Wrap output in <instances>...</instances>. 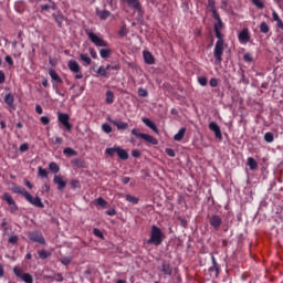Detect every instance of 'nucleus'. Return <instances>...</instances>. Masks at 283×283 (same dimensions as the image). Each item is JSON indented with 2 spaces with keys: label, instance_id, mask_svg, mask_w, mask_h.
<instances>
[{
  "label": "nucleus",
  "instance_id": "f257e3e1",
  "mask_svg": "<svg viewBox=\"0 0 283 283\" xmlns=\"http://www.w3.org/2000/svg\"><path fill=\"white\" fill-rule=\"evenodd\" d=\"M13 193H20V196H23V198L29 202L30 205H33V207H38L39 209H44L45 205H43V201H41V197H32L25 188L21 186H13L12 187Z\"/></svg>",
  "mask_w": 283,
  "mask_h": 283
},
{
  "label": "nucleus",
  "instance_id": "f03ea898",
  "mask_svg": "<svg viewBox=\"0 0 283 283\" xmlns=\"http://www.w3.org/2000/svg\"><path fill=\"white\" fill-rule=\"evenodd\" d=\"M165 233L158 226H151L150 228V237L147 240V244H151L153 247H160L163 242H165Z\"/></svg>",
  "mask_w": 283,
  "mask_h": 283
},
{
  "label": "nucleus",
  "instance_id": "7ed1b4c3",
  "mask_svg": "<svg viewBox=\"0 0 283 283\" xmlns=\"http://www.w3.org/2000/svg\"><path fill=\"white\" fill-rule=\"evenodd\" d=\"M212 18L217 23H214V34L217 39H224V35L222 34V28H224V22H222V19L220 18V14L217 10H212Z\"/></svg>",
  "mask_w": 283,
  "mask_h": 283
},
{
  "label": "nucleus",
  "instance_id": "20e7f679",
  "mask_svg": "<svg viewBox=\"0 0 283 283\" xmlns=\"http://www.w3.org/2000/svg\"><path fill=\"white\" fill-rule=\"evenodd\" d=\"M13 274L15 275V277H19L24 283H34V276H32V274L30 273L23 272V269L19 265H15L13 268Z\"/></svg>",
  "mask_w": 283,
  "mask_h": 283
},
{
  "label": "nucleus",
  "instance_id": "39448f33",
  "mask_svg": "<svg viewBox=\"0 0 283 283\" xmlns=\"http://www.w3.org/2000/svg\"><path fill=\"white\" fill-rule=\"evenodd\" d=\"M222 54H224V38L218 39L214 45L213 56L217 63H222Z\"/></svg>",
  "mask_w": 283,
  "mask_h": 283
},
{
  "label": "nucleus",
  "instance_id": "423d86ee",
  "mask_svg": "<svg viewBox=\"0 0 283 283\" xmlns=\"http://www.w3.org/2000/svg\"><path fill=\"white\" fill-rule=\"evenodd\" d=\"M28 238L31 242H36L38 244H42L45 247L48 242L45 241V237H43V232L41 230H33L28 232Z\"/></svg>",
  "mask_w": 283,
  "mask_h": 283
},
{
  "label": "nucleus",
  "instance_id": "0eeeda50",
  "mask_svg": "<svg viewBox=\"0 0 283 283\" xmlns=\"http://www.w3.org/2000/svg\"><path fill=\"white\" fill-rule=\"evenodd\" d=\"M133 136H136V138H142L143 140H146V143H149L150 145H158V140L156 137L145 134V133H138V129L133 128L132 129Z\"/></svg>",
  "mask_w": 283,
  "mask_h": 283
},
{
  "label": "nucleus",
  "instance_id": "6e6552de",
  "mask_svg": "<svg viewBox=\"0 0 283 283\" xmlns=\"http://www.w3.org/2000/svg\"><path fill=\"white\" fill-rule=\"evenodd\" d=\"M67 67L71 72H73V74H75V78L77 81L83 78V73L81 72V64H78V62H76V60H70L67 62Z\"/></svg>",
  "mask_w": 283,
  "mask_h": 283
},
{
  "label": "nucleus",
  "instance_id": "1a4fd4ad",
  "mask_svg": "<svg viewBox=\"0 0 283 283\" xmlns=\"http://www.w3.org/2000/svg\"><path fill=\"white\" fill-rule=\"evenodd\" d=\"M57 120L66 132H72L73 126L70 123V115L67 113H57Z\"/></svg>",
  "mask_w": 283,
  "mask_h": 283
},
{
  "label": "nucleus",
  "instance_id": "9d476101",
  "mask_svg": "<svg viewBox=\"0 0 283 283\" xmlns=\"http://www.w3.org/2000/svg\"><path fill=\"white\" fill-rule=\"evenodd\" d=\"M86 35L88 36L90 41L96 45V48H107V42H105V40L101 39L94 32L86 30Z\"/></svg>",
  "mask_w": 283,
  "mask_h": 283
},
{
  "label": "nucleus",
  "instance_id": "9b49d317",
  "mask_svg": "<svg viewBox=\"0 0 283 283\" xmlns=\"http://www.w3.org/2000/svg\"><path fill=\"white\" fill-rule=\"evenodd\" d=\"M2 200H4V202L8 203L9 208H10V213H17V211H19V206H17V202L14 201V199L12 198V196L8 192H4L2 195Z\"/></svg>",
  "mask_w": 283,
  "mask_h": 283
},
{
  "label": "nucleus",
  "instance_id": "f8f14e48",
  "mask_svg": "<svg viewBox=\"0 0 283 283\" xmlns=\"http://www.w3.org/2000/svg\"><path fill=\"white\" fill-rule=\"evenodd\" d=\"M123 3H127L128 8L130 10H135V12H143V4H140V1L138 0H122Z\"/></svg>",
  "mask_w": 283,
  "mask_h": 283
},
{
  "label": "nucleus",
  "instance_id": "ddd939ff",
  "mask_svg": "<svg viewBox=\"0 0 283 283\" xmlns=\"http://www.w3.org/2000/svg\"><path fill=\"white\" fill-rule=\"evenodd\" d=\"M209 222L214 231H220V227H222V218L220 216L213 214L210 217Z\"/></svg>",
  "mask_w": 283,
  "mask_h": 283
},
{
  "label": "nucleus",
  "instance_id": "4468645a",
  "mask_svg": "<svg viewBox=\"0 0 283 283\" xmlns=\"http://www.w3.org/2000/svg\"><path fill=\"white\" fill-rule=\"evenodd\" d=\"M209 129H210V132H213L217 140H222V130L220 129V126L218 125V123L211 122L209 124Z\"/></svg>",
  "mask_w": 283,
  "mask_h": 283
},
{
  "label": "nucleus",
  "instance_id": "2eb2a0df",
  "mask_svg": "<svg viewBox=\"0 0 283 283\" xmlns=\"http://www.w3.org/2000/svg\"><path fill=\"white\" fill-rule=\"evenodd\" d=\"M238 40L242 44H247L251 41V34L249 33V29L244 28L238 35Z\"/></svg>",
  "mask_w": 283,
  "mask_h": 283
},
{
  "label": "nucleus",
  "instance_id": "dca6fc26",
  "mask_svg": "<svg viewBox=\"0 0 283 283\" xmlns=\"http://www.w3.org/2000/svg\"><path fill=\"white\" fill-rule=\"evenodd\" d=\"M158 271H160V273H163L164 275H174V268H171V264L167 262H163L161 266L158 268Z\"/></svg>",
  "mask_w": 283,
  "mask_h": 283
},
{
  "label": "nucleus",
  "instance_id": "f3484780",
  "mask_svg": "<svg viewBox=\"0 0 283 283\" xmlns=\"http://www.w3.org/2000/svg\"><path fill=\"white\" fill-rule=\"evenodd\" d=\"M211 262L212 266L208 269L209 273L214 272L216 277H220V264H218V261L216 260V256L211 255Z\"/></svg>",
  "mask_w": 283,
  "mask_h": 283
},
{
  "label": "nucleus",
  "instance_id": "a211bd4d",
  "mask_svg": "<svg viewBox=\"0 0 283 283\" xmlns=\"http://www.w3.org/2000/svg\"><path fill=\"white\" fill-rule=\"evenodd\" d=\"M53 182L57 185L59 191H63V189L67 187V181L63 180V177H61L60 175L54 176Z\"/></svg>",
  "mask_w": 283,
  "mask_h": 283
},
{
  "label": "nucleus",
  "instance_id": "6ab92c4d",
  "mask_svg": "<svg viewBox=\"0 0 283 283\" xmlns=\"http://www.w3.org/2000/svg\"><path fill=\"white\" fill-rule=\"evenodd\" d=\"M144 61L147 65H154L156 63V60L154 59V55L149 51L143 52Z\"/></svg>",
  "mask_w": 283,
  "mask_h": 283
},
{
  "label": "nucleus",
  "instance_id": "aec40b11",
  "mask_svg": "<svg viewBox=\"0 0 283 283\" xmlns=\"http://www.w3.org/2000/svg\"><path fill=\"white\" fill-rule=\"evenodd\" d=\"M4 103L8 105L10 109H15L14 107V95L12 93H8L4 95Z\"/></svg>",
  "mask_w": 283,
  "mask_h": 283
},
{
  "label": "nucleus",
  "instance_id": "412c9836",
  "mask_svg": "<svg viewBox=\"0 0 283 283\" xmlns=\"http://www.w3.org/2000/svg\"><path fill=\"white\" fill-rule=\"evenodd\" d=\"M142 122L146 125V127H149V129L155 132V134H158V127L156 126V124L154 122H151V119H149L147 117H143Z\"/></svg>",
  "mask_w": 283,
  "mask_h": 283
},
{
  "label": "nucleus",
  "instance_id": "4be33fe9",
  "mask_svg": "<svg viewBox=\"0 0 283 283\" xmlns=\"http://www.w3.org/2000/svg\"><path fill=\"white\" fill-rule=\"evenodd\" d=\"M109 123H112V125H114L115 127H117V129H128L129 124L125 123V122H118L116 119H108Z\"/></svg>",
  "mask_w": 283,
  "mask_h": 283
},
{
  "label": "nucleus",
  "instance_id": "5701e85b",
  "mask_svg": "<svg viewBox=\"0 0 283 283\" xmlns=\"http://www.w3.org/2000/svg\"><path fill=\"white\" fill-rule=\"evenodd\" d=\"M96 14L102 21H106V19H109V17H112V12H109L108 10L96 9Z\"/></svg>",
  "mask_w": 283,
  "mask_h": 283
},
{
  "label": "nucleus",
  "instance_id": "b1692460",
  "mask_svg": "<svg viewBox=\"0 0 283 283\" xmlns=\"http://www.w3.org/2000/svg\"><path fill=\"white\" fill-rule=\"evenodd\" d=\"M117 156L120 158V160H128L129 159V154L127 150L120 148L119 146L117 147Z\"/></svg>",
  "mask_w": 283,
  "mask_h": 283
},
{
  "label": "nucleus",
  "instance_id": "393cba45",
  "mask_svg": "<svg viewBox=\"0 0 283 283\" xmlns=\"http://www.w3.org/2000/svg\"><path fill=\"white\" fill-rule=\"evenodd\" d=\"M185 134H187V128L182 127L178 130V133L174 136V140L180 143L185 138Z\"/></svg>",
  "mask_w": 283,
  "mask_h": 283
},
{
  "label": "nucleus",
  "instance_id": "a878e982",
  "mask_svg": "<svg viewBox=\"0 0 283 283\" xmlns=\"http://www.w3.org/2000/svg\"><path fill=\"white\" fill-rule=\"evenodd\" d=\"M49 75L51 76L52 81H55V83H63V80L61 76H59V73L54 69L49 70Z\"/></svg>",
  "mask_w": 283,
  "mask_h": 283
},
{
  "label": "nucleus",
  "instance_id": "bb28decb",
  "mask_svg": "<svg viewBox=\"0 0 283 283\" xmlns=\"http://www.w3.org/2000/svg\"><path fill=\"white\" fill-rule=\"evenodd\" d=\"M104 48L99 50V56L101 59H109L112 56V49Z\"/></svg>",
  "mask_w": 283,
  "mask_h": 283
},
{
  "label": "nucleus",
  "instance_id": "cd10ccee",
  "mask_svg": "<svg viewBox=\"0 0 283 283\" xmlns=\"http://www.w3.org/2000/svg\"><path fill=\"white\" fill-rule=\"evenodd\" d=\"M259 29L261 34H269L271 32V27L265 21L260 23Z\"/></svg>",
  "mask_w": 283,
  "mask_h": 283
},
{
  "label": "nucleus",
  "instance_id": "c85d7f7f",
  "mask_svg": "<svg viewBox=\"0 0 283 283\" xmlns=\"http://www.w3.org/2000/svg\"><path fill=\"white\" fill-rule=\"evenodd\" d=\"M80 61H83L84 65H92V57L85 53L80 54Z\"/></svg>",
  "mask_w": 283,
  "mask_h": 283
},
{
  "label": "nucleus",
  "instance_id": "c756f323",
  "mask_svg": "<svg viewBox=\"0 0 283 283\" xmlns=\"http://www.w3.org/2000/svg\"><path fill=\"white\" fill-rule=\"evenodd\" d=\"M248 166L250 167L251 171H255L258 169V161L253 157L248 158Z\"/></svg>",
  "mask_w": 283,
  "mask_h": 283
},
{
  "label": "nucleus",
  "instance_id": "7c9ffc66",
  "mask_svg": "<svg viewBox=\"0 0 283 283\" xmlns=\"http://www.w3.org/2000/svg\"><path fill=\"white\" fill-rule=\"evenodd\" d=\"M49 169L52 171V174H59V171H61V167L54 161L49 164Z\"/></svg>",
  "mask_w": 283,
  "mask_h": 283
},
{
  "label": "nucleus",
  "instance_id": "2f4dec72",
  "mask_svg": "<svg viewBox=\"0 0 283 283\" xmlns=\"http://www.w3.org/2000/svg\"><path fill=\"white\" fill-rule=\"evenodd\" d=\"M63 154H64V156H70V157L78 155V153L76 150H74V148H71V147L64 148Z\"/></svg>",
  "mask_w": 283,
  "mask_h": 283
},
{
  "label": "nucleus",
  "instance_id": "473e14b6",
  "mask_svg": "<svg viewBox=\"0 0 283 283\" xmlns=\"http://www.w3.org/2000/svg\"><path fill=\"white\" fill-rule=\"evenodd\" d=\"M38 255H39L40 260H48V258H50L52 255V253L49 252L48 250H40L38 252Z\"/></svg>",
  "mask_w": 283,
  "mask_h": 283
},
{
  "label": "nucleus",
  "instance_id": "72a5a7b5",
  "mask_svg": "<svg viewBox=\"0 0 283 283\" xmlns=\"http://www.w3.org/2000/svg\"><path fill=\"white\" fill-rule=\"evenodd\" d=\"M125 199L127 202H130V205H138V202H140L139 198L134 197L132 195H126Z\"/></svg>",
  "mask_w": 283,
  "mask_h": 283
},
{
  "label": "nucleus",
  "instance_id": "f704fd0d",
  "mask_svg": "<svg viewBox=\"0 0 283 283\" xmlns=\"http://www.w3.org/2000/svg\"><path fill=\"white\" fill-rule=\"evenodd\" d=\"M114 103V92L107 91L106 92V104L112 105Z\"/></svg>",
  "mask_w": 283,
  "mask_h": 283
},
{
  "label": "nucleus",
  "instance_id": "c9c22d12",
  "mask_svg": "<svg viewBox=\"0 0 283 283\" xmlns=\"http://www.w3.org/2000/svg\"><path fill=\"white\" fill-rule=\"evenodd\" d=\"M56 10V6L54 4V2H51V4H42L41 6V10L42 12H48V10Z\"/></svg>",
  "mask_w": 283,
  "mask_h": 283
},
{
  "label": "nucleus",
  "instance_id": "e433bc0d",
  "mask_svg": "<svg viewBox=\"0 0 283 283\" xmlns=\"http://www.w3.org/2000/svg\"><path fill=\"white\" fill-rule=\"evenodd\" d=\"M118 147H113V148H106L105 154L106 156H109V158H114V154H117Z\"/></svg>",
  "mask_w": 283,
  "mask_h": 283
},
{
  "label": "nucleus",
  "instance_id": "4c0bfd02",
  "mask_svg": "<svg viewBox=\"0 0 283 283\" xmlns=\"http://www.w3.org/2000/svg\"><path fill=\"white\" fill-rule=\"evenodd\" d=\"M264 140H265V143H273V140H275L273 133H271V132L265 133Z\"/></svg>",
  "mask_w": 283,
  "mask_h": 283
},
{
  "label": "nucleus",
  "instance_id": "58836bf2",
  "mask_svg": "<svg viewBox=\"0 0 283 283\" xmlns=\"http://www.w3.org/2000/svg\"><path fill=\"white\" fill-rule=\"evenodd\" d=\"M49 172L43 167L38 168V176L40 178H48Z\"/></svg>",
  "mask_w": 283,
  "mask_h": 283
},
{
  "label": "nucleus",
  "instance_id": "ea45409f",
  "mask_svg": "<svg viewBox=\"0 0 283 283\" xmlns=\"http://www.w3.org/2000/svg\"><path fill=\"white\" fill-rule=\"evenodd\" d=\"M198 83L199 85H201L202 87H206V85L209 83V80L206 76H199L198 77Z\"/></svg>",
  "mask_w": 283,
  "mask_h": 283
},
{
  "label": "nucleus",
  "instance_id": "a19ab883",
  "mask_svg": "<svg viewBox=\"0 0 283 283\" xmlns=\"http://www.w3.org/2000/svg\"><path fill=\"white\" fill-rule=\"evenodd\" d=\"M138 96H140L142 98H147V96H149V93L147 92V90L139 87L138 88Z\"/></svg>",
  "mask_w": 283,
  "mask_h": 283
},
{
  "label": "nucleus",
  "instance_id": "79ce46f5",
  "mask_svg": "<svg viewBox=\"0 0 283 283\" xmlns=\"http://www.w3.org/2000/svg\"><path fill=\"white\" fill-rule=\"evenodd\" d=\"M60 262H61V264H63L64 266H70V264H72V258L65 256V258L61 259Z\"/></svg>",
  "mask_w": 283,
  "mask_h": 283
},
{
  "label": "nucleus",
  "instance_id": "37998d69",
  "mask_svg": "<svg viewBox=\"0 0 283 283\" xmlns=\"http://www.w3.org/2000/svg\"><path fill=\"white\" fill-rule=\"evenodd\" d=\"M253 6H255L256 8H259V10H264V2H262L261 0H251Z\"/></svg>",
  "mask_w": 283,
  "mask_h": 283
},
{
  "label": "nucleus",
  "instance_id": "c03bdc74",
  "mask_svg": "<svg viewBox=\"0 0 283 283\" xmlns=\"http://www.w3.org/2000/svg\"><path fill=\"white\" fill-rule=\"evenodd\" d=\"M93 234L96 237V238H101V240H103L105 237L103 235V231H101L98 228H94L93 229Z\"/></svg>",
  "mask_w": 283,
  "mask_h": 283
},
{
  "label": "nucleus",
  "instance_id": "a18cd8bd",
  "mask_svg": "<svg viewBox=\"0 0 283 283\" xmlns=\"http://www.w3.org/2000/svg\"><path fill=\"white\" fill-rule=\"evenodd\" d=\"M71 189H81V181H78L77 179H73L71 181Z\"/></svg>",
  "mask_w": 283,
  "mask_h": 283
},
{
  "label": "nucleus",
  "instance_id": "49530a36",
  "mask_svg": "<svg viewBox=\"0 0 283 283\" xmlns=\"http://www.w3.org/2000/svg\"><path fill=\"white\" fill-rule=\"evenodd\" d=\"M55 22L57 23L59 28H63V15L53 14Z\"/></svg>",
  "mask_w": 283,
  "mask_h": 283
},
{
  "label": "nucleus",
  "instance_id": "de8ad7c7",
  "mask_svg": "<svg viewBox=\"0 0 283 283\" xmlns=\"http://www.w3.org/2000/svg\"><path fill=\"white\" fill-rule=\"evenodd\" d=\"M97 74L99 75V76H104V78H107V72H106V70H105V67L104 66H99L98 67V70H97Z\"/></svg>",
  "mask_w": 283,
  "mask_h": 283
},
{
  "label": "nucleus",
  "instance_id": "09e8293b",
  "mask_svg": "<svg viewBox=\"0 0 283 283\" xmlns=\"http://www.w3.org/2000/svg\"><path fill=\"white\" fill-rule=\"evenodd\" d=\"M102 130L104 132V134H112V126H109V124H103Z\"/></svg>",
  "mask_w": 283,
  "mask_h": 283
},
{
  "label": "nucleus",
  "instance_id": "8fccbe9b",
  "mask_svg": "<svg viewBox=\"0 0 283 283\" xmlns=\"http://www.w3.org/2000/svg\"><path fill=\"white\" fill-rule=\"evenodd\" d=\"M243 61H245V63H253V55L251 53H245L243 55Z\"/></svg>",
  "mask_w": 283,
  "mask_h": 283
},
{
  "label": "nucleus",
  "instance_id": "3c124183",
  "mask_svg": "<svg viewBox=\"0 0 283 283\" xmlns=\"http://www.w3.org/2000/svg\"><path fill=\"white\" fill-rule=\"evenodd\" d=\"M96 205H98V207H107V201L99 197L96 199Z\"/></svg>",
  "mask_w": 283,
  "mask_h": 283
},
{
  "label": "nucleus",
  "instance_id": "603ef678",
  "mask_svg": "<svg viewBox=\"0 0 283 283\" xmlns=\"http://www.w3.org/2000/svg\"><path fill=\"white\" fill-rule=\"evenodd\" d=\"M166 154L170 158H176V150H174V148H166Z\"/></svg>",
  "mask_w": 283,
  "mask_h": 283
},
{
  "label": "nucleus",
  "instance_id": "864d4df0",
  "mask_svg": "<svg viewBox=\"0 0 283 283\" xmlns=\"http://www.w3.org/2000/svg\"><path fill=\"white\" fill-rule=\"evenodd\" d=\"M9 244H17L19 242V237L18 235H12L8 239Z\"/></svg>",
  "mask_w": 283,
  "mask_h": 283
},
{
  "label": "nucleus",
  "instance_id": "5fc2aeb1",
  "mask_svg": "<svg viewBox=\"0 0 283 283\" xmlns=\"http://www.w3.org/2000/svg\"><path fill=\"white\" fill-rule=\"evenodd\" d=\"M218 83H219V81H218V78H216V77H212V78H210V81H209L210 87H218Z\"/></svg>",
  "mask_w": 283,
  "mask_h": 283
},
{
  "label": "nucleus",
  "instance_id": "6e6d98bb",
  "mask_svg": "<svg viewBox=\"0 0 283 283\" xmlns=\"http://www.w3.org/2000/svg\"><path fill=\"white\" fill-rule=\"evenodd\" d=\"M40 123H42V125H50V117L48 116H42L40 118Z\"/></svg>",
  "mask_w": 283,
  "mask_h": 283
},
{
  "label": "nucleus",
  "instance_id": "4d7b16f0",
  "mask_svg": "<svg viewBox=\"0 0 283 283\" xmlns=\"http://www.w3.org/2000/svg\"><path fill=\"white\" fill-rule=\"evenodd\" d=\"M118 35L119 36H127V28L126 27H122L120 30L118 31Z\"/></svg>",
  "mask_w": 283,
  "mask_h": 283
},
{
  "label": "nucleus",
  "instance_id": "13d9d810",
  "mask_svg": "<svg viewBox=\"0 0 283 283\" xmlns=\"http://www.w3.org/2000/svg\"><path fill=\"white\" fill-rule=\"evenodd\" d=\"M88 51L92 59H98V54L96 53V50L94 48H90Z\"/></svg>",
  "mask_w": 283,
  "mask_h": 283
},
{
  "label": "nucleus",
  "instance_id": "bf43d9fd",
  "mask_svg": "<svg viewBox=\"0 0 283 283\" xmlns=\"http://www.w3.org/2000/svg\"><path fill=\"white\" fill-rule=\"evenodd\" d=\"M63 274L62 273H56L54 274V281L55 282H63Z\"/></svg>",
  "mask_w": 283,
  "mask_h": 283
},
{
  "label": "nucleus",
  "instance_id": "052dcab7",
  "mask_svg": "<svg viewBox=\"0 0 283 283\" xmlns=\"http://www.w3.org/2000/svg\"><path fill=\"white\" fill-rule=\"evenodd\" d=\"M272 19L273 21H275L276 23L279 21H282V18H280V14H277L275 11L272 12Z\"/></svg>",
  "mask_w": 283,
  "mask_h": 283
},
{
  "label": "nucleus",
  "instance_id": "680f3d73",
  "mask_svg": "<svg viewBox=\"0 0 283 283\" xmlns=\"http://www.w3.org/2000/svg\"><path fill=\"white\" fill-rule=\"evenodd\" d=\"M30 149V145H28L27 143H24V144H22L21 146H20V151H22V153H25V151H28Z\"/></svg>",
  "mask_w": 283,
  "mask_h": 283
},
{
  "label": "nucleus",
  "instance_id": "e2e57ef3",
  "mask_svg": "<svg viewBox=\"0 0 283 283\" xmlns=\"http://www.w3.org/2000/svg\"><path fill=\"white\" fill-rule=\"evenodd\" d=\"M4 61H6V63H8V65H14V61L12 60V56H10V55H7L6 57H4Z\"/></svg>",
  "mask_w": 283,
  "mask_h": 283
},
{
  "label": "nucleus",
  "instance_id": "0e129e2a",
  "mask_svg": "<svg viewBox=\"0 0 283 283\" xmlns=\"http://www.w3.org/2000/svg\"><path fill=\"white\" fill-rule=\"evenodd\" d=\"M0 277H6V266L0 263Z\"/></svg>",
  "mask_w": 283,
  "mask_h": 283
},
{
  "label": "nucleus",
  "instance_id": "69168bd1",
  "mask_svg": "<svg viewBox=\"0 0 283 283\" xmlns=\"http://www.w3.org/2000/svg\"><path fill=\"white\" fill-rule=\"evenodd\" d=\"M132 156H133V158H140V150L134 149V150L132 151Z\"/></svg>",
  "mask_w": 283,
  "mask_h": 283
},
{
  "label": "nucleus",
  "instance_id": "338daca9",
  "mask_svg": "<svg viewBox=\"0 0 283 283\" xmlns=\"http://www.w3.org/2000/svg\"><path fill=\"white\" fill-rule=\"evenodd\" d=\"M106 216H116V209L111 208V209L106 210Z\"/></svg>",
  "mask_w": 283,
  "mask_h": 283
},
{
  "label": "nucleus",
  "instance_id": "774afa93",
  "mask_svg": "<svg viewBox=\"0 0 283 283\" xmlns=\"http://www.w3.org/2000/svg\"><path fill=\"white\" fill-rule=\"evenodd\" d=\"M35 112H36V114H43V107H41V105H36Z\"/></svg>",
  "mask_w": 283,
  "mask_h": 283
}]
</instances>
